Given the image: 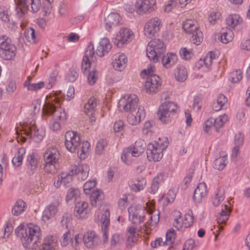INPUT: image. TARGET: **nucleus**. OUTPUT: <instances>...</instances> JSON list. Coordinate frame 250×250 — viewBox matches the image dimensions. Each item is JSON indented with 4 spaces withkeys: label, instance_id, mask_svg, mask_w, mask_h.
Here are the masks:
<instances>
[{
    "label": "nucleus",
    "instance_id": "obj_48",
    "mask_svg": "<svg viewBox=\"0 0 250 250\" xmlns=\"http://www.w3.org/2000/svg\"><path fill=\"white\" fill-rule=\"evenodd\" d=\"M24 37L28 42L34 43L36 42L37 39L35 30L33 28H27L24 32Z\"/></svg>",
    "mask_w": 250,
    "mask_h": 250
},
{
    "label": "nucleus",
    "instance_id": "obj_22",
    "mask_svg": "<svg viewBox=\"0 0 250 250\" xmlns=\"http://www.w3.org/2000/svg\"><path fill=\"white\" fill-rule=\"evenodd\" d=\"M88 204L84 201H80L77 203L74 208V215L78 219H85L88 213Z\"/></svg>",
    "mask_w": 250,
    "mask_h": 250
},
{
    "label": "nucleus",
    "instance_id": "obj_21",
    "mask_svg": "<svg viewBox=\"0 0 250 250\" xmlns=\"http://www.w3.org/2000/svg\"><path fill=\"white\" fill-rule=\"evenodd\" d=\"M89 167L86 164L80 163L78 166H72L71 172L72 174H79V178L85 180L88 176Z\"/></svg>",
    "mask_w": 250,
    "mask_h": 250
},
{
    "label": "nucleus",
    "instance_id": "obj_55",
    "mask_svg": "<svg viewBox=\"0 0 250 250\" xmlns=\"http://www.w3.org/2000/svg\"><path fill=\"white\" fill-rule=\"evenodd\" d=\"M107 141L104 139L100 140L97 143L95 152L96 154L100 155L103 153L105 147L107 146Z\"/></svg>",
    "mask_w": 250,
    "mask_h": 250
},
{
    "label": "nucleus",
    "instance_id": "obj_64",
    "mask_svg": "<svg viewBox=\"0 0 250 250\" xmlns=\"http://www.w3.org/2000/svg\"><path fill=\"white\" fill-rule=\"evenodd\" d=\"M193 223V216L190 214H186L185 219L183 220L184 227L185 228L189 227Z\"/></svg>",
    "mask_w": 250,
    "mask_h": 250
},
{
    "label": "nucleus",
    "instance_id": "obj_63",
    "mask_svg": "<svg viewBox=\"0 0 250 250\" xmlns=\"http://www.w3.org/2000/svg\"><path fill=\"white\" fill-rule=\"evenodd\" d=\"M98 78V72L94 70L90 71L87 77V81L90 85L94 84Z\"/></svg>",
    "mask_w": 250,
    "mask_h": 250
},
{
    "label": "nucleus",
    "instance_id": "obj_39",
    "mask_svg": "<svg viewBox=\"0 0 250 250\" xmlns=\"http://www.w3.org/2000/svg\"><path fill=\"white\" fill-rule=\"evenodd\" d=\"M242 22V20L239 15L233 14L229 16L226 19L227 25L232 28H234Z\"/></svg>",
    "mask_w": 250,
    "mask_h": 250
},
{
    "label": "nucleus",
    "instance_id": "obj_11",
    "mask_svg": "<svg viewBox=\"0 0 250 250\" xmlns=\"http://www.w3.org/2000/svg\"><path fill=\"white\" fill-rule=\"evenodd\" d=\"M110 212L108 208H106L103 212L100 211L97 212L95 219L101 223L103 232V242L106 243L108 241V229L110 224Z\"/></svg>",
    "mask_w": 250,
    "mask_h": 250
},
{
    "label": "nucleus",
    "instance_id": "obj_27",
    "mask_svg": "<svg viewBox=\"0 0 250 250\" xmlns=\"http://www.w3.org/2000/svg\"><path fill=\"white\" fill-rule=\"evenodd\" d=\"M97 104L96 99L94 98H91L89 99L84 106L85 113L90 117L91 123L95 121L93 115H94L95 109Z\"/></svg>",
    "mask_w": 250,
    "mask_h": 250
},
{
    "label": "nucleus",
    "instance_id": "obj_29",
    "mask_svg": "<svg viewBox=\"0 0 250 250\" xmlns=\"http://www.w3.org/2000/svg\"><path fill=\"white\" fill-rule=\"evenodd\" d=\"M136 229L133 227H129L127 228V239L126 241V247L131 249L138 240V233L136 231Z\"/></svg>",
    "mask_w": 250,
    "mask_h": 250
},
{
    "label": "nucleus",
    "instance_id": "obj_38",
    "mask_svg": "<svg viewBox=\"0 0 250 250\" xmlns=\"http://www.w3.org/2000/svg\"><path fill=\"white\" fill-rule=\"evenodd\" d=\"M220 37L221 42L224 43H227L232 40L233 33L229 28L223 29Z\"/></svg>",
    "mask_w": 250,
    "mask_h": 250
},
{
    "label": "nucleus",
    "instance_id": "obj_3",
    "mask_svg": "<svg viewBox=\"0 0 250 250\" xmlns=\"http://www.w3.org/2000/svg\"><path fill=\"white\" fill-rule=\"evenodd\" d=\"M43 112L47 115H52L53 120L50 122V129L56 131L61 128V124L67 119V115L64 109L56 106L53 103L46 102L42 108Z\"/></svg>",
    "mask_w": 250,
    "mask_h": 250
},
{
    "label": "nucleus",
    "instance_id": "obj_9",
    "mask_svg": "<svg viewBox=\"0 0 250 250\" xmlns=\"http://www.w3.org/2000/svg\"><path fill=\"white\" fill-rule=\"evenodd\" d=\"M0 56L4 60H12L17 52L16 47L6 35L0 36Z\"/></svg>",
    "mask_w": 250,
    "mask_h": 250
},
{
    "label": "nucleus",
    "instance_id": "obj_25",
    "mask_svg": "<svg viewBox=\"0 0 250 250\" xmlns=\"http://www.w3.org/2000/svg\"><path fill=\"white\" fill-rule=\"evenodd\" d=\"M207 194V189L204 183H201L194 190L193 199L196 203H200Z\"/></svg>",
    "mask_w": 250,
    "mask_h": 250
},
{
    "label": "nucleus",
    "instance_id": "obj_1",
    "mask_svg": "<svg viewBox=\"0 0 250 250\" xmlns=\"http://www.w3.org/2000/svg\"><path fill=\"white\" fill-rule=\"evenodd\" d=\"M15 233L21 240L23 247L28 249H36L40 243L41 229L36 225L29 224L27 226H19Z\"/></svg>",
    "mask_w": 250,
    "mask_h": 250
},
{
    "label": "nucleus",
    "instance_id": "obj_28",
    "mask_svg": "<svg viewBox=\"0 0 250 250\" xmlns=\"http://www.w3.org/2000/svg\"><path fill=\"white\" fill-rule=\"evenodd\" d=\"M44 162L58 163L60 158L59 151L55 148H50L44 153Z\"/></svg>",
    "mask_w": 250,
    "mask_h": 250
},
{
    "label": "nucleus",
    "instance_id": "obj_61",
    "mask_svg": "<svg viewBox=\"0 0 250 250\" xmlns=\"http://www.w3.org/2000/svg\"><path fill=\"white\" fill-rule=\"evenodd\" d=\"M180 56L182 58L188 60H189L193 56V52L186 48H182L180 51Z\"/></svg>",
    "mask_w": 250,
    "mask_h": 250
},
{
    "label": "nucleus",
    "instance_id": "obj_20",
    "mask_svg": "<svg viewBox=\"0 0 250 250\" xmlns=\"http://www.w3.org/2000/svg\"><path fill=\"white\" fill-rule=\"evenodd\" d=\"M147 158L149 161H159L163 157V152L153 143L147 145L146 150Z\"/></svg>",
    "mask_w": 250,
    "mask_h": 250
},
{
    "label": "nucleus",
    "instance_id": "obj_23",
    "mask_svg": "<svg viewBox=\"0 0 250 250\" xmlns=\"http://www.w3.org/2000/svg\"><path fill=\"white\" fill-rule=\"evenodd\" d=\"M39 162L37 155L34 153L27 157L26 161L27 172L29 175L33 174L36 170Z\"/></svg>",
    "mask_w": 250,
    "mask_h": 250
},
{
    "label": "nucleus",
    "instance_id": "obj_34",
    "mask_svg": "<svg viewBox=\"0 0 250 250\" xmlns=\"http://www.w3.org/2000/svg\"><path fill=\"white\" fill-rule=\"evenodd\" d=\"M103 199L104 195L101 190L99 189L94 190L90 196L91 205L93 207H96L97 205L101 203Z\"/></svg>",
    "mask_w": 250,
    "mask_h": 250
},
{
    "label": "nucleus",
    "instance_id": "obj_60",
    "mask_svg": "<svg viewBox=\"0 0 250 250\" xmlns=\"http://www.w3.org/2000/svg\"><path fill=\"white\" fill-rule=\"evenodd\" d=\"M96 185L95 180H89L86 182L83 186V190L84 192L88 194L90 193V191L94 188Z\"/></svg>",
    "mask_w": 250,
    "mask_h": 250
},
{
    "label": "nucleus",
    "instance_id": "obj_17",
    "mask_svg": "<svg viewBox=\"0 0 250 250\" xmlns=\"http://www.w3.org/2000/svg\"><path fill=\"white\" fill-rule=\"evenodd\" d=\"M230 205L229 202L226 201L221 206V211L217 216V223L220 229H223L222 224H225L229 217L231 211Z\"/></svg>",
    "mask_w": 250,
    "mask_h": 250
},
{
    "label": "nucleus",
    "instance_id": "obj_50",
    "mask_svg": "<svg viewBox=\"0 0 250 250\" xmlns=\"http://www.w3.org/2000/svg\"><path fill=\"white\" fill-rule=\"evenodd\" d=\"M146 51L147 57L154 62L157 61L158 58L161 57V56H159V53L148 46L146 47Z\"/></svg>",
    "mask_w": 250,
    "mask_h": 250
},
{
    "label": "nucleus",
    "instance_id": "obj_7",
    "mask_svg": "<svg viewBox=\"0 0 250 250\" xmlns=\"http://www.w3.org/2000/svg\"><path fill=\"white\" fill-rule=\"evenodd\" d=\"M183 28L187 33L192 34L190 38L191 43L198 45L202 42L203 33L199 30L198 25L196 21L192 19L186 20L183 23Z\"/></svg>",
    "mask_w": 250,
    "mask_h": 250
},
{
    "label": "nucleus",
    "instance_id": "obj_35",
    "mask_svg": "<svg viewBox=\"0 0 250 250\" xmlns=\"http://www.w3.org/2000/svg\"><path fill=\"white\" fill-rule=\"evenodd\" d=\"M164 180V175L162 173L158 174L155 177L151 183L149 191L152 194H155L158 190L159 185Z\"/></svg>",
    "mask_w": 250,
    "mask_h": 250
},
{
    "label": "nucleus",
    "instance_id": "obj_14",
    "mask_svg": "<svg viewBox=\"0 0 250 250\" xmlns=\"http://www.w3.org/2000/svg\"><path fill=\"white\" fill-rule=\"evenodd\" d=\"M133 38L134 34L131 30L127 28H122L113 42L115 45L121 47L125 44L130 42Z\"/></svg>",
    "mask_w": 250,
    "mask_h": 250
},
{
    "label": "nucleus",
    "instance_id": "obj_54",
    "mask_svg": "<svg viewBox=\"0 0 250 250\" xmlns=\"http://www.w3.org/2000/svg\"><path fill=\"white\" fill-rule=\"evenodd\" d=\"M242 78V73L240 70L232 71L230 73L229 79L232 83L239 82Z\"/></svg>",
    "mask_w": 250,
    "mask_h": 250
},
{
    "label": "nucleus",
    "instance_id": "obj_51",
    "mask_svg": "<svg viewBox=\"0 0 250 250\" xmlns=\"http://www.w3.org/2000/svg\"><path fill=\"white\" fill-rule=\"evenodd\" d=\"M175 238V233L174 230H169L166 234L165 242L168 246V250L170 248V246L174 242Z\"/></svg>",
    "mask_w": 250,
    "mask_h": 250
},
{
    "label": "nucleus",
    "instance_id": "obj_19",
    "mask_svg": "<svg viewBox=\"0 0 250 250\" xmlns=\"http://www.w3.org/2000/svg\"><path fill=\"white\" fill-rule=\"evenodd\" d=\"M127 117L128 123L132 125L139 124L142 120H144L146 116V112L144 107L140 106L137 112H129Z\"/></svg>",
    "mask_w": 250,
    "mask_h": 250
},
{
    "label": "nucleus",
    "instance_id": "obj_33",
    "mask_svg": "<svg viewBox=\"0 0 250 250\" xmlns=\"http://www.w3.org/2000/svg\"><path fill=\"white\" fill-rule=\"evenodd\" d=\"M57 240L52 236H47L40 249V250H55Z\"/></svg>",
    "mask_w": 250,
    "mask_h": 250
},
{
    "label": "nucleus",
    "instance_id": "obj_47",
    "mask_svg": "<svg viewBox=\"0 0 250 250\" xmlns=\"http://www.w3.org/2000/svg\"><path fill=\"white\" fill-rule=\"evenodd\" d=\"M25 203L22 200L18 201L12 208V212L14 215L18 216L24 211Z\"/></svg>",
    "mask_w": 250,
    "mask_h": 250
},
{
    "label": "nucleus",
    "instance_id": "obj_18",
    "mask_svg": "<svg viewBox=\"0 0 250 250\" xmlns=\"http://www.w3.org/2000/svg\"><path fill=\"white\" fill-rule=\"evenodd\" d=\"M83 240L84 246L87 248L91 249L95 248L101 243L99 236L93 231L85 233L83 236Z\"/></svg>",
    "mask_w": 250,
    "mask_h": 250
},
{
    "label": "nucleus",
    "instance_id": "obj_43",
    "mask_svg": "<svg viewBox=\"0 0 250 250\" xmlns=\"http://www.w3.org/2000/svg\"><path fill=\"white\" fill-rule=\"evenodd\" d=\"M176 80L179 82L185 81L188 77L186 69L183 66L177 67V71L175 73Z\"/></svg>",
    "mask_w": 250,
    "mask_h": 250
},
{
    "label": "nucleus",
    "instance_id": "obj_37",
    "mask_svg": "<svg viewBox=\"0 0 250 250\" xmlns=\"http://www.w3.org/2000/svg\"><path fill=\"white\" fill-rule=\"evenodd\" d=\"M225 190L224 188L217 189L214 196L212 198V203L214 206H218L225 199Z\"/></svg>",
    "mask_w": 250,
    "mask_h": 250
},
{
    "label": "nucleus",
    "instance_id": "obj_56",
    "mask_svg": "<svg viewBox=\"0 0 250 250\" xmlns=\"http://www.w3.org/2000/svg\"><path fill=\"white\" fill-rule=\"evenodd\" d=\"M73 175L71 172V173H62L61 174V180L64 187L68 186L69 184L72 182Z\"/></svg>",
    "mask_w": 250,
    "mask_h": 250
},
{
    "label": "nucleus",
    "instance_id": "obj_16",
    "mask_svg": "<svg viewBox=\"0 0 250 250\" xmlns=\"http://www.w3.org/2000/svg\"><path fill=\"white\" fill-rule=\"evenodd\" d=\"M135 7L139 14L150 13L156 8L155 0H137Z\"/></svg>",
    "mask_w": 250,
    "mask_h": 250
},
{
    "label": "nucleus",
    "instance_id": "obj_40",
    "mask_svg": "<svg viewBox=\"0 0 250 250\" xmlns=\"http://www.w3.org/2000/svg\"><path fill=\"white\" fill-rule=\"evenodd\" d=\"M25 153V149L21 147L18 149L17 153L12 159L13 164L16 167L20 166L22 162L23 155Z\"/></svg>",
    "mask_w": 250,
    "mask_h": 250
},
{
    "label": "nucleus",
    "instance_id": "obj_24",
    "mask_svg": "<svg viewBox=\"0 0 250 250\" xmlns=\"http://www.w3.org/2000/svg\"><path fill=\"white\" fill-rule=\"evenodd\" d=\"M127 61V58L124 54L115 55L113 57V67L118 71H122L125 68Z\"/></svg>",
    "mask_w": 250,
    "mask_h": 250
},
{
    "label": "nucleus",
    "instance_id": "obj_5",
    "mask_svg": "<svg viewBox=\"0 0 250 250\" xmlns=\"http://www.w3.org/2000/svg\"><path fill=\"white\" fill-rule=\"evenodd\" d=\"M155 71L154 66L150 64L148 66L147 69H144L142 72L143 76L148 75L145 85L146 91L148 93H156L161 86L160 78L154 74Z\"/></svg>",
    "mask_w": 250,
    "mask_h": 250
},
{
    "label": "nucleus",
    "instance_id": "obj_62",
    "mask_svg": "<svg viewBox=\"0 0 250 250\" xmlns=\"http://www.w3.org/2000/svg\"><path fill=\"white\" fill-rule=\"evenodd\" d=\"M71 240L72 236L70 231L68 230L62 236V240L61 241L62 246L63 247L67 246Z\"/></svg>",
    "mask_w": 250,
    "mask_h": 250
},
{
    "label": "nucleus",
    "instance_id": "obj_57",
    "mask_svg": "<svg viewBox=\"0 0 250 250\" xmlns=\"http://www.w3.org/2000/svg\"><path fill=\"white\" fill-rule=\"evenodd\" d=\"M78 77L77 70L74 68H71L67 73L66 80L70 82H74Z\"/></svg>",
    "mask_w": 250,
    "mask_h": 250
},
{
    "label": "nucleus",
    "instance_id": "obj_15",
    "mask_svg": "<svg viewBox=\"0 0 250 250\" xmlns=\"http://www.w3.org/2000/svg\"><path fill=\"white\" fill-rule=\"evenodd\" d=\"M161 26V21L155 18L149 20L144 26V35L149 38L155 37L160 31Z\"/></svg>",
    "mask_w": 250,
    "mask_h": 250
},
{
    "label": "nucleus",
    "instance_id": "obj_59",
    "mask_svg": "<svg viewBox=\"0 0 250 250\" xmlns=\"http://www.w3.org/2000/svg\"><path fill=\"white\" fill-rule=\"evenodd\" d=\"M124 239L122 235L119 234H114L112 236L110 243L111 246H115L121 245Z\"/></svg>",
    "mask_w": 250,
    "mask_h": 250
},
{
    "label": "nucleus",
    "instance_id": "obj_6",
    "mask_svg": "<svg viewBox=\"0 0 250 250\" xmlns=\"http://www.w3.org/2000/svg\"><path fill=\"white\" fill-rule=\"evenodd\" d=\"M178 107L177 104L172 102H165L159 106L158 116L161 122L165 124H169L173 116L177 113Z\"/></svg>",
    "mask_w": 250,
    "mask_h": 250
},
{
    "label": "nucleus",
    "instance_id": "obj_53",
    "mask_svg": "<svg viewBox=\"0 0 250 250\" xmlns=\"http://www.w3.org/2000/svg\"><path fill=\"white\" fill-rule=\"evenodd\" d=\"M146 184V180L143 177L138 178L136 183H134L131 186V188L135 191H139L142 190Z\"/></svg>",
    "mask_w": 250,
    "mask_h": 250
},
{
    "label": "nucleus",
    "instance_id": "obj_12",
    "mask_svg": "<svg viewBox=\"0 0 250 250\" xmlns=\"http://www.w3.org/2000/svg\"><path fill=\"white\" fill-rule=\"evenodd\" d=\"M129 219L132 223L139 225L143 223L145 216V210L140 205H132L128 208Z\"/></svg>",
    "mask_w": 250,
    "mask_h": 250
},
{
    "label": "nucleus",
    "instance_id": "obj_41",
    "mask_svg": "<svg viewBox=\"0 0 250 250\" xmlns=\"http://www.w3.org/2000/svg\"><path fill=\"white\" fill-rule=\"evenodd\" d=\"M44 171L48 173L54 174L56 173L59 169V164L57 162H44Z\"/></svg>",
    "mask_w": 250,
    "mask_h": 250
},
{
    "label": "nucleus",
    "instance_id": "obj_36",
    "mask_svg": "<svg viewBox=\"0 0 250 250\" xmlns=\"http://www.w3.org/2000/svg\"><path fill=\"white\" fill-rule=\"evenodd\" d=\"M58 207L56 205H50L43 212L42 217L44 221L49 220L55 216L58 212Z\"/></svg>",
    "mask_w": 250,
    "mask_h": 250
},
{
    "label": "nucleus",
    "instance_id": "obj_42",
    "mask_svg": "<svg viewBox=\"0 0 250 250\" xmlns=\"http://www.w3.org/2000/svg\"><path fill=\"white\" fill-rule=\"evenodd\" d=\"M227 162L226 156L219 157L216 158L213 164V167L218 170H221L225 167Z\"/></svg>",
    "mask_w": 250,
    "mask_h": 250
},
{
    "label": "nucleus",
    "instance_id": "obj_10",
    "mask_svg": "<svg viewBox=\"0 0 250 250\" xmlns=\"http://www.w3.org/2000/svg\"><path fill=\"white\" fill-rule=\"evenodd\" d=\"M139 99L134 94L126 95L119 101L118 106L121 111L127 112H135L138 105Z\"/></svg>",
    "mask_w": 250,
    "mask_h": 250
},
{
    "label": "nucleus",
    "instance_id": "obj_52",
    "mask_svg": "<svg viewBox=\"0 0 250 250\" xmlns=\"http://www.w3.org/2000/svg\"><path fill=\"white\" fill-rule=\"evenodd\" d=\"M153 143L159 149H161V151L162 152L166 149L168 145V139L165 137L160 138L158 142H154Z\"/></svg>",
    "mask_w": 250,
    "mask_h": 250
},
{
    "label": "nucleus",
    "instance_id": "obj_32",
    "mask_svg": "<svg viewBox=\"0 0 250 250\" xmlns=\"http://www.w3.org/2000/svg\"><path fill=\"white\" fill-rule=\"evenodd\" d=\"M147 46L150 47V48H152V49L159 53L160 56H161L165 51L164 44L163 42L159 39H154L152 40L148 43Z\"/></svg>",
    "mask_w": 250,
    "mask_h": 250
},
{
    "label": "nucleus",
    "instance_id": "obj_30",
    "mask_svg": "<svg viewBox=\"0 0 250 250\" xmlns=\"http://www.w3.org/2000/svg\"><path fill=\"white\" fill-rule=\"evenodd\" d=\"M120 15L117 13H111L104 19L105 29L109 30L112 26H117L120 22Z\"/></svg>",
    "mask_w": 250,
    "mask_h": 250
},
{
    "label": "nucleus",
    "instance_id": "obj_58",
    "mask_svg": "<svg viewBox=\"0 0 250 250\" xmlns=\"http://www.w3.org/2000/svg\"><path fill=\"white\" fill-rule=\"evenodd\" d=\"M159 213L158 211H153L149 216V224L152 226H155L159 221Z\"/></svg>",
    "mask_w": 250,
    "mask_h": 250
},
{
    "label": "nucleus",
    "instance_id": "obj_4",
    "mask_svg": "<svg viewBox=\"0 0 250 250\" xmlns=\"http://www.w3.org/2000/svg\"><path fill=\"white\" fill-rule=\"evenodd\" d=\"M15 15L19 19L27 13L30 6L33 13L38 12L41 6L40 0H15Z\"/></svg>",
    "mask_w": 250,
    "mask_h": 250
},
{
    "label": "nucleus",
    "instance_id": "obj_13",
    "mask_svg": "<svg viewBox=\"0 0 250 250\" xmlns=\"http://www.w3.org/2000/svg\"><path fill=\"white\" fill-rule=\"evenodd\" d=\"M24 133L32 138L36 143L40 142L45 135L44 128L41 127L38 128L34 124H26L23 127Z\"/></svg>",
    "mask_w": 250,
    "mask_h": 250
},
{
    "label": "nucleus",
    "instance_id": "obj_31",
    "mask_svg": "<svg viewBox=\"0 0 250 250\" xmlns=\"http://www.w3.org/2000/svg\"><path fill=\"white\" fill-rule=\"evenodd\" d=\"M162 57L163 65L167 68H168L174 65L177 60V56L174 53H167L166 55Z\"/></svg>",
    "mask_w": 250,
    "mask_h": 250
},
{
    "label": "nucleus",
    "instance_id": "obj_46",
    "mask_svg": "<svg viewBox=\"0 0 250 250\" xmlns=\"http://www.w3.org/2000/svg\"><path fill=\"white\" fill-rule=\"evenodd\" d=\"M228 116L226 114H223L219 116L216 119H214V122H213L214 127H215L217 131L222 127L224 124L227 121Z\"/></svg>",
    "mask_w": 250,
    "mask_h": 250
},
{
    "label": "nucleus",
    "instance_id": "obj_2",
    "mask_svg": "<svg viewBox=\"0 0 250 250\" xmlns=\"http://www.w3.org/2000/svg\"><path fill=\"white\" fill-rule=\"evenodd\" d=\"M65 145L69 151L77 153L81 159L85 158L90 147V144L87 141L81 143L77 133L72 131H67L65 133Z\"/></svg>",
    "mask_w": 250,
    "mask_h": 250
},
{
    "label": "nucleus",
    "instance_id": "obj_8",
    "mask_svg": "<svg viewBox=\"0 0 250 250\" xmlns=\"http://www.w3.org/2000/svg\"><path fill=\"white\" fill-rule=\"evenodd\" d=\"M146 146V143L143 140H138L133 147H128L123 150L122 160L125 164H129L133 157H139L144 152Z\"/></svg>",
    "mask_w": 250,
    "mask_h": 250
},
{
    "label": "nucleus",
    "instance_id": "obj_44",
    "mask_svg": "<svg viewBox=\"0 0 250 250\" xmlns=\"http://www.w3.org/2000/svg\"><path fill=\"white\" fill-rule=\"evenodd\" d=\"M30 78L28 77V79L24 82V86L26 87L28 90L36 91L44 86L43 82H39L37 83H30Z\"/></svg>",
    "mask_w": 250,
    "mask_h": 250
},
{
    "label": "nucleus",
    "instance_id": "obj_26",
    "mask_svg": "<svg viewBox=\"0 0 250 250\" xmlns=\"http://www.w3.org/2000/svg\"><path fill=\"white\" fill-rule=\"evenodd\" d=\"M112 46L107 38L102 39L97 46L96 53L99 57H103L111 49Z\"/></svg>",
    "mask_w": 250,
    "mask_h": 250
},
{
    "label": "nucleus",
    "instance_id": "obj_45",
    "mask_svg": "<svg viewBox=\"0 0 250 250\" xmlns=\"http://www.w3.org/2000/svg\"><path fill=\"white\" fill-rule=\"evenodd\" d=\"M80 190L78 188H70L68 189L66 197V201L67 203L69 201H74L80 195Z\"/></svg>",
    "mask_w": 250,
    "mask_h": 250
},
{
    "label": "nucleus",
    "instance_id": "obj_49",
    "mask_svg": "<svg viewBox=\"0 0 250 250\" xmlns=\"http://www.w3.org/2000/svg\"><path fill=\"white\" fill-rule=\"evenodd\" d=\"M174 214L177 217L174 219L173 225L177 230H180L184 227L183 220L181 216V213L179 211H175Z\"/></svg>",
    "mask_w": 250,
    "mask_h": 250
}]
</instances>
